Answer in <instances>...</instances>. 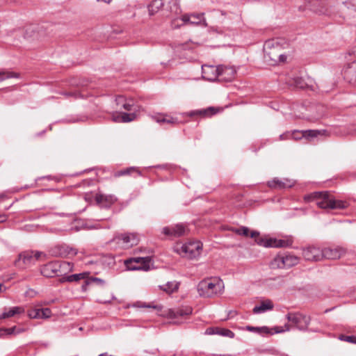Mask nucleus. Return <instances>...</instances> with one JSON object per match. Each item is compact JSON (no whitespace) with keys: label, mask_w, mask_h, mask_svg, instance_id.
Returning a JSON list of instances; mask_svg holds the SVG:
<instances>
[{"label":"nucleus","mask_w":356,"mask_h":356,"mask_svg":"<svg viewBox=\"0 0 356 356\" xmlns=\"http://www.w3.org/2000/svg\"><path fill=\"white\" fill-rule=\"evenodd\" d=\"M308 201H315L316 204L321 209H341L348 207L345 201L335 200L330 193L314 192L305 197Z\"/></svg>","instance_id":"nucleus-1"},{"label":"nucleus","mask_w":356,"mask_h":356,"mask_svg":"<svg viewBox=\"0 0 356 356\" xmlns=\"http://www.w3.org/2000/svg\"><path fill=\"white\" fill-rule=\"evenodd\" d=\"M223 289L222 280L217 277L204 279L197 286L198 294L204 298H211L221 293Z\"/></svg>","instance_id":"nucleus-2"},{"label":"nucleus","mask_w":356,"mask_h":356,"mask_svg":"<svg viewBox=\"0 0 356 356\" xmlns=\"http://www.w3.org/2000/svg\"><path fill=\"white\" fill-rule=\"evenodd\" d=\"M264 51L265 58L268 61H272L273 65L283 63L286 60V56L282 53V47L276 40L266 41L264 45Z\"/></svg>","instance_id":"nucleus-3"},{"label":"nucleus","mask_w":356,"mask_h":356,"mask_svg":"<svg viewBox=\"0 0 356 356\" xmlns=\"http://www.w3.org/2000/svg\"><path fill=\"white\" fill-rule=\"evenodd\" d=\"M286 318L290 324H286L284 328L277 327L276 332L289 331L291 327H296L300 330H306L310 323V317L300 313H289Z\"/></svg>","instance_id":"nucleus-4"},{"label":"nucleus","mask_w":356,"mask_h":356,"mask_svg":"<svg viewBox=\"0 0 356 356\" xmlns=\"http://www.w3.org/2000/svg\"><path fill=\"white\" fill-rule=\"evenodd\" d=\"M42 256H45V254L42 252L26 250L18 255L17 259L15 261V265L20 269H25L34 265Z\"/></svg>","instance_id":"nucleus-5"},{"label":"nucleus","mask_w":356,"mask_h":356,"mask_svg":"<svg viewBox=\"0 0 356 356\" xmlns=\"http://www.w3.org/2000/svg\"><path fill=\"white\" fill-rule=\"evenodd\" d=\"M305 7L319 15L330 16L332 13L327 0H305Z\"/></svg>","instance_id":"nucleus-6"},{"label":"nucleus","mask_w":356,"mask_h":356,"mask_svg":"<svg viewBox=\"0 0 356 356\" xmlns=\"http://www.w3.org/2000/svg\"><path fill=\"white\" fill-rule=\"evenodd\" d=\"M202 244L199 241H189L181 247L183 257L189 259H197L201 254Z\"/></svg>","instance_id":"nucleus-7"},{"label":"nucleus","mask_w":356,"mask_h":356,"mask_svg":"<svg viewBox=\"0 0 356 356\" xmlns=\"http://www.w3.org/2000/svg\"><path fill=\"white\" fill-rule=\"evenodd\" d=\"M150 259L146 257H132L124 261L128 270H148L149 269Z\"/></svg>","instance_id":"nucleus-8"},{"label":"nucleus","mask_w":356,"mask_h":356,"mask_svg":"<svg viewBox=\"0 0 356 356\" xmlns=\"http://www.w3.org/2000/svg\"><path fill=\"white\" fill-rule=\"evenodd\" d=\"M113 240L122 248L129 249L138 245L139 237L135 233H124L115 236Z\"/></svg>","instance_id":"nucleus-9"},{"label":"nucleus","mask_w":356,"mask_h":356,"mask_svg":"<svg viewBox=\"0 0 356 356\" xmlns=\"http://www.w3.org/2000/svg\"><path fill=\"white\" fill-rule=\"evenodd\" d=\"M302 255L308 261H318L322 260V249L319 247L311 245L302 248Z\"/></svg>","instance_id":"nucleus-10"},{"label":"nucleus","mask_w":356,"mask_h":356,"mask_svg":"<svg viewBox=\"0 0 356 356\" xmlns=\"http://www.w3.org/2000/svg\"><path fill=\"white\" fill-rule=\"evenodd\" d=\"M293 240L291 237H287L283 239L268 238L262 239L258 242V244L265 247L273 248H287L292 245Z\"/></svg>","instance_id":"nucleus-11"},{"label":"nucleus","mask_w":356,"mask_h":356,"mask_svg":"<svg viewBox=\"0 0 356 356\" xmlns=\"http://www.w3.org/2000/svg\"><path fill=\"white\" fill-rule=\"evenodd\" d=\"M94 199L96 204L102 208H109L117 201V197L115 195L102 193H96Z\"/></svg>","instance_id":"nucleus-12"},{"label":"nucleus","mask_w":356,"mask_h":356,"mask_svg":"<svg viewBox=\"0 0 356 356\" xmlns=\"http://www.w3.org/2000/svg\"><path fill=\"white\" fill-rule=\"evenodd\" d=\"M51 255L54 257H72L77 254L75 248L67 245H57L51 250Z\"/></svg>","instance_id":"nucleus-13"},{"label":"nucleus","mask_w":356,"mask_h":356,"mask_svg":"<svg viewBox=\"0 0 356 356\" xmlns=\"http://www.w3.org/2000/svg\"><path fill=\"white\" fill-rule=\"evenodd\" d=\"M220 66L203 65L202 66V77L210 81L218 79Z\"/></svg>","instance_id":"nucleus-14"},{"label":"nucleus","mask_w":356,"mask_h":356,"mask_svg":"<svg viewBox=\"0 0 356 356\" xmlns=\"http://www.w3.org/2000/svg\"><path fill=\"white\" fill-rule=\"evenodd\" d=\"M322 259H337L345 254V250L339 247H328L322 249Z\"/></svg>","instance_id":"nucleus-15"},{"label":"nucleus","mask_w":356,"mask_h":356,"mask_svg":"<svg viewBox=\"0 0 356 356\" xmlns=\"http://www.w3.org/2000/svg\"><path fill=\"white\" fill-rule=\"evenodd\" d=\"M204 13L184 15L181 17L184 24H201L207 26Z\"/></svg>","instance_id":"nucleus-16"},{"label":"nucleus","mask_w":356,"mask_h":356,"mask_svg":"<svg viewBox=\"0 0 356 356\" xmlns=\"http://www.w3.org/2000/svg\"><path fill=\"white\" fill-rule=\"evenodd\" d=\"M41 274L46 277L58 276L57 261L48 262L40 267Z\"/></svg>","instance_id":"nucleus-17"},{"label":"nucleus","mask_w":356,"mask_h":356,"mask_svg":"<svg viewBox=\"0 0 356 356\" xmlns=\"http://www.w3.org/2000/svg\"><path fill=\"white\" fill-rule=\"evenodd\" d=\"M293 181L290 179H280L277 177L273 179L270 181H268L267 183L268 186L273 189H284L286 188H291L293 186Z\"/></svg>","instance_id":"nucleus-18"},{"label":"nucleus","mask_w":356,"mask_h":356,"mask_svg":"<svg viewBox=\"0 0 356 356\" xmlns=\"http://www.w3.org/2000/svg\"><path fill=\"white\" fill-rule=\"evenodd\" d=\"M218 80L222 81H232L236 75V70L234 67H224L220 65Z\"/></svg>","instance_id":"nucleus-19"},{"label":"nucleus","mask_w":356,"mask_h":356,"mask_svg":"<svg viewBox=\"0 0 356 356\" xmlns=\"http://www.w3.org/2000/svg\"><path fill=\"white\" fill-rule=\"evenodd\" d=\"M352 53H350L351 55ZM355 60L353 62L352 65L344 71V78L350 83L356 84V50L353 51Z\"/></svg>","instance_id":"nucleus-20"},{"label":"nucleus","mask_w":356,"mask_h":356,"mask_svg":"<svg viewBox=\"0 0 356 356\" xmlns=\"http://www.w3.org/2000/svg\"><path fill=\"white\" fill-rule=\"evenodd\" d=\"M220 111V109L213 106H210L207 108L196 110L191 111L188 113L189 116L199 115L201 118H209L216 114Z\"/></svg>","instance_id":"nucleus-21"},{"label":"nucleus","mask_w":356,"mask_h":356,"mask_svg":"<svg viewBox=\"0 0 356 356\" xmlns=\"http://www.w3.org/2000/svg\"><path fill=\"white\" fill-rule=\"evenodd\" d=\"M235 233H236L238 235H242L244 236H250L252 238L255 239V241L258 243L260 240H262V238H259V232L256 231H252L250 232V229L246 227H241L238 229H234Z\"/></svg>","instance_id":"nucleus-22"},{"label":"nucleus","mask_w":356,"mask_h":356,"mask_svg":"<svg viewBox=\"0 0 356 356\" xmlns=\"http://www.w3.org/2000/svg\"><path fill=\"white\" fill-rule=\"evenodd\" d=\"M73 264L68 261H57L58 276L67 275L73 269Z\"/></svg>","instance_id":"nucleus-23"},{"label":"nucleus","mask_w":356,"mask_h":356,"mask_svg":"<svg viewBox=\"0 0 356 356\" xmlns=\"http://www.w3.org/2000/svg\"><path fill=\"white\" fill-rule=\"evenodd\" d=\"M90 273L89 272H83L81 273L77 274H73L71 275H68L66 277H63L62 279H60V282H78L81 280H85L89 276Z\"/></svg>","instance_id":"nucleus-24"},{"label":"nucleus","mask_w":356,"mask_h":356,"mask_svg":"<svg viewBox=\"0 0 356 356\" xmlns=\"http://www.w3.org/2000/svg\"><path fill=\"white\" fill-rule=\"evenodd\" d=\"M270 266L272 269L284 268L285 261L284 254H277L270 261Z\"/></svg>","instance_id":"nucleus-25"},{"label":"nucleus","mask_w":356,"mask_h":356,"mask_svg":"<svg viewBox=\"0 0 356 356\" xmlns=\"http://www.w3.org/2000/svg\"><path fill=\"white\" fill-rule=\"evenodd\" d=\"M273 308V304L269 300L263 301L259 306H255L253 309L254 314H259L264 312L267 310H270Z\"/></svg>","instance_id":"nucleus-26"},{"label":"nucleus","mask_w":356,"mask_h":356,"mask_svg":"<svg viewBox=\"0 0 356 356\" xmlns=\"http://www.w3.org/2000/svg\"><path fill=\"white\" fill-rule=\"evenodd\" d=\"M162 233L169 238H176L178 236V225L163 227Z\"/></svg>","instance_id":"nucleus-27"},{"label":"nucleus","mask_w":356,"mask_h":356,"mask_svg":"<svg viewBox=\"0 0 356 356\" xmlns=\"http://www.w3.org/2000/svg\"><path fill=\"white\" fill-rule=\"evenodd\" d=\"M159 287L161 290L170 295L178 289V282H168L165 284L161 285Z\"/></svg>","instance_id":"nucleus-28"},{"label":"nucleus","mask_w":356,"mask_h":356,"mask_svg":"<svg viewBox=\"0 0 356 356\" xmlns=\"http://www.w3.org/2000/svg\"><path fill=\"white\" fill-rule=\"evenodd\" d=\"M163 3L162 0H154L148 6V11L149 15H154L163 7Z\"/></svg>","instance_id":"nucleus-29"},{"label":"nucleus","mask_w":356,"mask_h":356,"mask_svg":"<svg viewBox=\"0 0 356 356\" xmlns=\"http://www.w3.org/2000/svg\"><path fill=\"white\" fill-rule=\"evenodd\" d=\"M24 312V309L23 307H14L10 308L8 309V311L4 312L1 314L0 318H10V317H12V316H15V314H22Z\"/></svg>","instance_id":"nucleus-30"},{"label":"nucleus","mask_w":356,"mask_h":356,"mask_svg":"<svg viewBox=\"0 0 356 356\" xmlns=\"http://www.w3.org/2000/svg\"><path fill=\"white\" fill-rule=\"evenodd\" d=\"M285 267L290 268L297 265L300 261V257L291 254H284Z\"/></svg>","instance_id":"nucleus-31"},{"label":"nucleus","mask_w":356,"mask_h":356,"mask_svg":"<svg viewBox=\"0 0 356 356\" xmlns=\"http://www.w3.org/2000/svg\"><path fill=\"white\" fill-rule=\"evenodd\" d=\"M134 173H136L137 175H140V172L135 167H130L126 169H123L119 171H117L115 172L114 176L115 177H119L121 176H127V175H131Z\"/></svg>","instance_id":"nucleus-32"},{"label":"nucleus","mask_w":356,"mask_h":356,"mask_svg":"<svg viewBox=\"0 0 356 356\" xmlns=\"http://www.w3.org/2000/svg\"><path fill=\"white\" fill-rule=\"evenodd\" d=\"M19 73L8 71V70H0V81H3L8 79L19 78Z\"/></svg>","instance_id":"nucleus-33"},{"label":"nucleus","mask_w":356,"mask_h":356,"mask_svg":"<svg viewBox=\"0 0 356 356\" xmlns=\"http://www.w3.org/2000/svg\"><path fill=\"white\" fill-rule=\"evenodd\" d=\"M156 121L161 124H175L176 122V118H174L168 115H160L156 117Z\"/></svg>","instance_id":"nucleus-34"},{"label":"nucleus","mask_w":356,"mask_h":356,"mask_svg":"<svg viewBox=\"0 0 356 356\" xmlns=\"http://www.w3.org/2000/svg\"><path fill=\"white\" fill-rule=\"evenodd\" d=\"M327 131L325 130H306L304 131L305 137L315 138L320 135H325Z\"/></svg>","instance_id":"nucleus-35"},{"label":"nucleus","mask_w":356,"mask_h":356,"mask_svg":"<svg viewBox=\"0 0 356 356\" xmlns=\"http://www.w3.org/2000/svg\"><path fill=\"white\" fill-rule=\"evenodd\" d=\"M136 118L135 113H122L121 122H129L134 120Z\"/></svg>","instance_id":"nucleus-36"},{"label":"nucleus","mask_w":356,"mask_h":356,"mask_svg":"<svg viewBox=\"0 0 356 356\" xmlns=\"http://www.w3.org/2000/svg\"><path fill=\"white\" fill-rule=\"evenodd\" d=\"M135 305H137L138 307H146V308H153L154 309H156L158 311H160L162 309V306L160 305H154L153 303H141L140 302H138Z\"/></svg>","instance_id":"nucleus-37"},{"label":"nucleus","mask_w":356,"mask_h":356,"mask_svg":"<svg viewBox=\"0 0 356 356\" xmlns=\"http://www.w3.org/2000/svg\"><path fill=\"white\" fill-rule=\"evenodd\" d=\"M193 309L191 307L185 305L181 306V307L179 308V317L184 316H188L192 314Z\"/></svg>","instance_id":"nucleus-38"},{"label":"nucleus","mask_w":356,"mask_h":356,"mask_svg":"<svg viewBox=\"0 0 356 356\" xmlns=\"http://www.w3.org/2000/svg\"><path fill=\"white\" fill-rule=\"evenodd\" d=\"M6 330H7V334L11 335V334H17L22 333V332H25L26 330L24 328L17 327L16 326H13L12 327L6 328Z\"/></svg>","instance_id":"nucleus-39"},{"label":"nucleus","mask_w":356,"mask_h":356,"mask_svg":"<svg viewBox=\"0 0 356 356\" xmlns=\"http://www.w3.org/2000/svg\"><path fill=\"white\" fill-rule=\"evenodd\" d=\"M339 339L341 341H344L348 343L356 344V337L355 336H347V335H344V334H341V335H339Z\"/></svg>","instance_id":"nucleus-40"},{"label":"nucleus","mask_w":356,"mask_h":356,"mask_svg":"<svg viewBox=\"0 0 356 356\" xmlns=\"http://www.w3.org/2000/svg\"><path fill=\"white\" fill-rule=\"evenodd\" d=\"M51 314V311L49 308H42L40 309V318H49Z\"/></svg>","instance_id":"nucleus-41"},{"label":"nucleus","mask_w":356,"mask_h":356,"mask_svg":"<svg viewBox=\"0 0 356 356\" xmlns=\"http://www.w3.org/2000/svg\"><path fill=\"white\" fill-rule=\"evenodd\" d=\"M218 334L222 335V336H225V337H233L234 335L233 332H232L231 330H229L228 329H225V328H220V330L218 332Z\"/></svg>","instance_id":"nucleus-42"},{"label":"nucleus","mask_w":356,"mask_h":356,"mask_svg":"<svg viewBox=\"0 0 356 356\" xmlns=\"http://www.w3.org/2000/svg\"><path fill=\"white\" fill-rule=\"evenodd\" d=\"M29 316L31 318H40V309H31L29 312Z\"/></svg>","instance_id":"nucleus-43"},{"label":"nucleus","mask_w":356,"mask_h":356,"mask_svg":"<svg viewBox=\"0 0 356 356\" xmlns=\"http://www.w3.org/2000/svg\"><path fill=\"white\" fill-rule=\"evenodd\" d=\"M292 134V139H294L296 140H300L305 137L304 131H293Z\"/></svg>","instance_id":"nucleus-44"},{"label":"nucleus","mask_w":356,"mask_h":356,"mask_svg":"<svg viewBox=\"0 0 356 356\" xmlns=\"http://www.w3.org/2000/svg\"><path fill=\"white\" fill-rule=\"evenodd\" d=\"M134 106V102L132 100H125V102L122 104V108L126 111H132V107Z\"/></svg>","instance_id":"nucleus-45"},{"label":"nucleus","mask_w":356,"mask_h":356,"mask_svg":"<svg viewBox=\"0 0 356 356\" xmlns=\"http://www.w3.org/2000/svg\"><path fill=\"white\" fill-rule=\"evenodd\" d=\"M90 282L92 284H96L97 285H104L105 284V281L100 279V278H98V277H90Z\"/></svg>","instance_id":"nucleus-46"},{"label":"nucleus","mask_w":356,"mask_h":356,"mask_svg":"<svg viewBox=\"0 0 356 356\" xmlns=\"http://www.w3.org/2000/svg\"><path fill=\"white\" fill-rule=\"evenodd\" d=\"M292 132L286 131L280 136V139L281 140L292 139Z\"/></svg>","instance_id":"nucleus-47"},{"label":"nucleus","mask_w":356,"mask_h":356,"mask_svg":"<svg viewBox=\"0 0 356 356\" xmlns=\"http://www.w3.org/2000/svg\"><path fill=\"white\" fill-rule=\"evenodd\" d=\"M187 227L183 224H179V236L185 235L188 232Z\"/></svg>","instance_id":"nucleus-48"},{"label":"nucleus","mask_w":356,"mask_h":356,"mask_svg":"<svg viewBox=\"0 0 356 356\" xmlns=\"http://www.w3.org/2000/svg\"><path fill=\"white\" fill-rule=\"evenodd\" d=\"M219 327H208L206 330V334H218V332L219 331Z\"/></svg>","instance_id":"nucleus-49"},{"label":"nucleus","mask_w":356,"mask_h":356,"mask_svg":"<svg viewBox=\"0 0 356 356\" xmlns=\"http://www.w3.org/2000/svg\"><path fill=\"white\" fill-rule=\"evenodd\" d=\"M122 113H114L112 115V120L115 122H121Z\"/></svg>","instance_id":"nucleus-50"},{"label":"nucleus","mask_w":356,"mask_h":356,"mask_svg":"<svg viewBox=\"0 0 356 356\" xmlns=\"http://www.w3.org/2000/svg\"><path fill=\"white\" fill-rule=\"evenodd\" d=\"M83 280H84V282L81 286V289H82V291H86L87 290L88 286H89L90 284H92V283L90 282V279L89 276H88V277Z\"/></svg>","instance_id":"nucleus-51"},{"label":"nucleus","mask_w":356,"mask_h":356,"mask_svg":"<svg viewBox=\"0 0 356 356\" xmlns=\"http://www.w3.org/2000/svg\"><path fill=\"white\" fill-rule=\"evenodd\" d=\"M125 98L123 96H118L115 99V102L118 106L122 108V104L125 102Z\"/></svg>","instance_id":"nucleus-52"},{"label":"nucleus","mask_w":356,"mask_h":356,"mask_svg":"<svg viewBox=\"0 0 356 356\" xmlns=\"http://www.w3.org/2000/svg\"><path fill=\"white\" fill-rule=\"evenodd\" d=\"M258 333L264 334H270L271 332L268 327L264 326V327H260V329H259Z\"/></svg>","instance_id":"nucleus-53"},{"label":"nucleus","mask_w":356,"mask_h":356,"mask_svg":"<svg viewBox=\"0 0 356 356\" xmlns=\"http://www.w3.org/2000/svg\"><path fill=\"white\" fill-rule=\"evenodd\" d=\"M62 94L66 97H74V98H77L79 97L77 92H63Z\"/></svg>","instance_id":"nucleus-54"},{"label":"nucleus","mask_w":356,"mask_h":356,"mask_svg":"<svg viewBox=\"0 0 356 356\" xmlns=\"http://www.w3.org/2000/svg\"><path fill=\"white\" fill-rule=\"evenodd\" d=\"M260 329V327H252V326H248L247 330L249 331H252L255 332H259V330Z\"/></svg>","instance_id":"nucleus-55"},{"label":"nucleus","mask_w":356,"mask_h":356,"mask_svg":"<svg viewBox=\"0 0 356 356\" xmlns=\"http://www.w3.org/2000/svg\"><path fill=\"white\" fill-rule=\"evenodd\" d=\"M7 334V330L6 327H1L0 328V337H3Z\"/></svg>","instance_id":"nucleus-56"},{"label":"nucleus","mask_w":356,"mask_h":356,"mask_svg":"<svg viewBox=\"0 0 356 356\" xmlns=\"http://www.w3.org/2000/svg\"><path fill=\"white\" fill-rule=\"evenodd\" d=\"M7 220V216L5 214H0V223L5 222Z\"/></svg>","instance_id":"nucleus-57"},{"label":"nucleus","mask_w":356,"mask_h":356,"mask_svg":"<svg viewBox=\"0 0 356 356\" xmlns=\"http://www.w3.org/2000/svg\"><path fill=\"white\" fill-rule=\"evenodd\" d=\"M92 197V195L86 194V195H85V200L86 201H91Z\"/></svg>","instance_id":"nucleus-58"},{"label":"nucleus","mask_w":356,"mask_h":356,"mask_svg":"<svg viewBox=\"0 0 356 356\" xmlns=\"http://www.w3.org/2000/svg\"><path fill=\"white\" fill-rule=\"evenodd\" d=\"M98 1H100V0H97ZM112 0H101V1H103L106 3H109Z\"/></svg>","instance_id":"nucleus-59"},{"label":"nucleus","mask_w":356,"mask_h":356,"mask_svg":"<svg viewBox=\"0 0 356 356\" xmlns=\"http://www.w3.org/2000/svg\"><path fill=\"white\" fill-rule=\"evenodd\" d=\"M178 27V25L175 24H172V28L173 29H177Z\"/></svg>","instance_id":"nucleus-60"},{"label":"nucleus","mask_w":356,"mask_h":356,"mask_svg":"<svg viewBox=\"0 0 356 356\" xmlns=\"http://www.w3.org/2000/svg\"><path fill=\"white\" fill-rule=\"evenodd\" d=\"M3 285L2 284H0V293L2 291V287Z\"/></svg>","instance_id":"nucleus-61"},{"label":"nucleus","mask_w":356,"mask_h":356,"mask_svg":"<svg viewBox=\"0 0 356 356\" xmlns=\"http://www.w3.org/2000/svg\"><path fill=\"white\" fill-rule=\"evenodd\" d=\"M331 309H326V310L325 311V313H327V312H328L329 311H330Z\"/></svg>","instance_id":"nucleus-62"},{"label":"nucleus","mask_w":356,"mask_h":356,"mask_svg":"<svg viewBox=\"0 0 356 356\" xmlns=\"http://www.w3.org/2000/svg\"><path fill=\"white\" fill-rule=\"evenodd\" d=\"M175 251L176 252H178V250H177L176 248H175Z\"/></svg>","instance_id":"nucleus-63"}]
</instances>
